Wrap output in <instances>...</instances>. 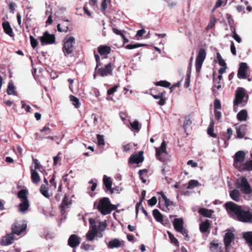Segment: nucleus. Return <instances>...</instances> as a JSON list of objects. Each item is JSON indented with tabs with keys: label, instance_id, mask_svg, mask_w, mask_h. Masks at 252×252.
I'll return each mask as SVG.
<instances>
[{
	"label": "nucleus",
	"instance_id": "obj_1",
	"mask_svg": "<svg viewBox=\"0 0 252 252\" xmlns=\"http://www.w3.org/2000/svg\"><path fill=\"white\" fill-rule=\"evenodd\" d=\"M118 206L119 204L117 206L112 204L108 198L103 197L99 200L96 208L102 215H106L116 209Z\"/></svg>",
	"mask_w": 252,
	"mask_h": 252
},
{
	"label": "nucleus",
	"instance_id": "obj_2",
	"mask_svg": "<svg viewBox=\"0 0 252 252\" xmlns=\"http://www.w3.org/2000/svg\"><path fill=\"white\" fill-rule=\"evenodd\" d=\"M75 38L72 36H66L63 41L62 51L65 57L73 54L75 49Z\"/></svg>",
	"mask_w": 252,
	"mask_h": 252
},
{
	"label": "nucleus",
	"instance_id": "obj_3",
	"mask_svg": "<svg viewBox=\"0 0 252 252\" xmlns=\"http://www.w3.org/2000/svg\"><path fill=\"white\" fill-rule=\"evenodd\" d=\"M249 96L246 95V90L243 88H238L235 92V99L234 101V106L241 105L244 106L247 103Z\"/></svg>",
	"mask_w": 252,
	"mask_h": 252
},
{
	"label": "nucleus",
	"instance_id": "obj_4",
	"mask_svg": "<svg viewBox=\"0 0 252 252\" xmlns=\"http://www.w3.org/2000/svg\"><path fill=\"white\" fill-rule=\"evenodd\" d=\"M226 211L230 217L237 219L242 209V207L232 202H228L225 204Z\"/></svg>",
	"mask_w": 252,
	"mask_h": 252
},
{
	"label": "nucleus",
	"instance_id": "obj_5",
	"mask_svg": "<svg viewBox=\"0 0 252 252\" xmlns=\"http://www.w3.org/2000/svg\"><path fill=\"white\" fill-rule=\"evenodd\" d=\"M236 187L245 194H250L252 192V189L245 177H241L238 178L236 183Z\"/></svg>",
	"mask_w": 252,
	"mask_h": 252
},
{
	"label": "nucleus",
	"instance_id": "obj_6",
	"mask_svg": "<svg viewBox=\"0 0 252 252\" xmlns=\"http://www.w3.org/2000/svg\"><path fill=\"white\" fill-rule=\"evenodd\" d=\"M167 155L166 143L163 141L160 147L156 148V157L159 160L164 162L166 160Z\"/></svg>",
	"mask_w": 252,
	"mask_h": 252
},
{
	"label": "nucleus",
	"instance_id": "obj_7",
	"mask_svg": "<svg viewBox=\"0 0 252 252\" xmlns=\"http://www.w3.org/2000/svg\"><path fill=\"white\" fill-rule=\"evenodd\" d=\"M246 154L243 151L236 152L234 157L233 166L239 171L241 170L245 159Z\"/></svg>",
	"mask_w": 252,
	"mask_h": 252
},
{
	"label": "nucleus",
	"instance_id": "obj_8",
	"mask_svg": "<svg viewBox=\"0 0 252 252\" xmlns=\"http://www.w3.org/2000/svg\"><path fill=\"white\" fill-rule=\"evenodd\" d=\"M183 224L184 220L182 218L175 219L173 222V226L175 230L181 233L185 237L188 238V231L184 227Z\"/></svg>",
	"mask_w": 252,
	"mask_h": 252
},
{
	"label": "nucleus",
	"instance_id": "obj_9",
	"mask_svg": "<svg viewBox=\"0 0 252 252\" xmlns=\"http://www.w3.org/2000/svg\"><path fill=\"white\" fill-rule=\"evenodd\" d=\"M206 52L204 49L199 50L195 60V68L197 72H199L202 64L206 57Z\"/></svg>",
	"mask_w": 252,
	"mask_h": 252
},
{
	"label": "nucleus",
	"instance_id": "obj_10",
	"mask_svg": "<svg viewBox=\"0 0 252 252\" xmlns=\"http://www.w3.org/2000/svg\"><path fill=\"white\" fill-rule=\"evenodd\" d=\"M40 40L42 45L44 46L54 43L56 41V38L54 34H50L48 32L46 31L44 32L43 35L40 37Z\"/></svg>",
	"mask_w": 252,
	"mask_h": 252
},
{
	"label": "nucleus",
	"instance_id": "obj_11",
	"mask_svg": "<svg viewBox=\"0 0 252 252\" xmlns=\"http://www.w3.org/2000/svg\"><path fill=\"white\" fill-rule=\"evenodd\" d=\"M239 221L245 222H250L252 221V211H245L241 209L237 218Z\"/></svg>",
	"mask_w": 252,
	"mask_h": 252
},
{
	"label": "nucleus",
	"instance_id": "obj_12",
	"mask_svg": "<svg viewBox=\"0 0 252 252\" xmlns=\"http://www.w3.org/2000/svg\"><path fill=\"white\" fill-rule=\"evenodd\" d=\"M249 66L246 63H241L238 71L237 77L239 79H246Z\"/></svg>",
	"mask_w": 252,
	"mask_h": 252
},
{
	"label": "nucleus",
	"instance_id": "obj_13",
	"mask_svg": "<svg viewBox=\"0 0 252 252\" xmlns=\"http://www.w3.org/2000/svg\"><path fill=\"white\" fill-rule=\"evenodd\" d=\"M81 243V238L75 234L70 236L68 240V245L71 248L75 249Z\"/></svg>",
	"mask_w": 252,
	"mask_h": 252
},
{
	"label": "nucleus",
	"instance_id": "obj_14",
	"mask_svg": "<svg viewBox=\"0 0 252 252\" xmlns=\"http://www.w3.org/2000/svg\"><path fill=\"white\" fill-rule=\"evenodd\" d=\"M143 152L140 151L138 154H134L130 157L128 162L130 163H139L144 160Z\"/></svg>",
	"mask_w": 252,
	"mask_h": 252
},
{
	"label": "nucleus",
	"instance_id": "obj_15",
	"mask_svg": "<svg viewBox=\"0 0 252 252\" xmlns=\"http://www.w3.org/2000/svg\"><path fill=\"white\" fill-rule=\"evenodd\" d=\"M124 246V242L119 239L115 238L110 241L107 244L109 249H113L114 248H119Z\"/></svg>",
	"mask_w": 252,
	"mask_h": 252
},
{
	"label": "nucleus",
	"instance_id": "obj_16",
	"mask_svg": "<svg viewBox=\"0 0 252 252\" xmlns=\"http://www.w3.org/2000/svg\"><path fill=\"white\" fill-rule=\"evenodd\" d=\"M111 64L109 63L106 64L103 67H101L98 69V72L102 76H107L112 74Z\"/></svg>",
	"mask_w": 252,
	"mask_h": 252
},
{
	"label": "nucleus",
	"instance_id": "obj_17",
	"mask_svg": "<svg viewBox=\"0 0 252 252\" xmlns=\"http://www.w3.org/2000/svg\"><path fill=\"white\" fill-rule=\"evenodd\" d=\"M234 239V234L229 231H227L224 237V243L226 249L229 246L230 244Z\"/></svg>",
	"mask_w": 252,
	"mask_h": 252
},
{
	"label": "nucleus",
	"instance_id": "obj_18",
	"mask_svg": "<svg viewBox=\"0 0 252 252\" xmlns=\"http://www.w3.org/2000/svg\"><path fill=\"white\" fill-rule=\"evenodd\" d=\"M103 182L105 188L107 189V190L110 191L111 193L114 192V189H112L111 188L112 181L110 177H107L106 175H104L103 176Z\"/></svg>",
	"mask_w": 252,
	"mask_h": 252
},
{
	"label": "nucleus",
	"instance_id": "obj_19",
	"mask_svg": "<svg viewBox=\"0 0 252 252\" xmlns=\"http://www.w3.org/2000/svg\"><path fill=\"white\" fill-rule=\"evenodd\" d=\"M247 126L246 125H242L236 127L237 138H242L244 137Z\"/></svg>",
	"mask_w": 252,
	"mask_h": 252
},
{
	"label": "nucleus",
	"instance_id": "obj_20",
	"mask_svg": "<svg viewBox=\"0 0 252 252\" xmlns=\"http://www.w3.org/2000/svg\"><path fill=\"white\" fill-rule=\"evenodd\" d=\"M33 163L34 164V168L31 167V170H32L33 171H36L37 172V170L42 172L44 176L47 175V173L46 172L45 169L43 168V167L38 162V160L34 158L33 159Z\"/></svg>",
	"mask_w": 252,
	"mask_h": 252
},
{
	"label": "nucleus",
	"instance_id": "obj_21",
	"mask_svg": "<svg viewBox=\"0 0 252 252\" xmlns=\"http://www.w3.org/2000/svg\"><path fill=\"white\" fill-rule=\"evenodd\" d=\"M14 234L11 233L6 235L2 240L1 244L4 246H8L12 244L14 242Z\"/></svg>",
	"mask_w": 252,
	"mask_h": 252
},
{
	"label": "nucleus",
	"instance_id": "obj_22",
	"mask_svg": "<svg viewBox=\"0 0 252 252\" xmlns=\"http://www.w3.org/2000/svg\"><path fill=\"white\" fill-rule=\"evenodd\" d=\"M26 227L27 226L25 224H23L22 225L15 224L12 228V233L19 235L26 230Z\"/></svg>",
	"mask_w": 252,
	"mask_h": 252
},
{
	"label": "nucleus",
	"instance_id": "obj_23",
	"mask_svg": "<svg viewBox=\"0 0 252 252\" xmlns=\"http://www.w3.org/2000/svg\"><path fill=\"white\" fill-rule=\"evenodd\" d=\"M229 195L231 198L235 201L239 202L241 199L240 192L236 189L230 190L229 191Z\"/></svg>",
	"mask_w": 252,
	"mask_h": 252
},
{
	"label": "nucleus",
	"instance_id": "obj_24",
	"mask_svg": "<svg viewBox=\"0 0 252 252\" xmlns=\"http://www.w3.org/2000/svg\"><path fill=\"white\" fill-rule=\"evenodd\" d=\"M31 179L34 184H38L40 182V177L36 171L31 170Z\"/></svg>",
	"mask_w": 252,
	"mask_h": 252
},
{
	"label": "nucleus",
	"instance_id": "obj_25",
	"mask_svg": "<svg viewBox=\"0 0 252 252\" xmlns=\"http://www.w3.org/2000/svg\"><path fill=\"white\" fill-rule=\"evenodd\" d=\"M111 48L106 45H101L98 48V52L101 55H107L110 53Z\"/></svg>",
	"mask_w": 252,
	"mask_h": 252
},
{
	"label": "nucleus",
	"instance_id": "obj_26",
	"mask_svg": "<svg viewBox=\"0 0 252 252\" xmlns=\"http://www.w3.org/2000/svg\"><path fill=\"white\" fill-rule=\"evenodd\" d=\"M2 27L4 32L10 36H12L13 32L12 29L10 25V24L7 21H5L2 23Z\"/></svg>",
	"mask_w": 252,
	"mask_h": 252
},
{
	"label": "nucleus",
	"instance_id": "obj_27",
	"mask_svg": "<svg viewBox=\"0 0 252 252\" xmlns=\"http://www.w3.org/2000/svg\"><path fill=\"white\" fill-rule=\"evenodd\" d=\"M237 118L240 121H246L248 118V113L246 110H241L237 115Z\"/></svg>",
	"mask_w": 252,
	"mask_h": 252
},
{
	"label": "nucleus",
	"instance_id": "obj_28",
	"mask_svg": "<svg viewBox=\"0 0 252 252\" xmlns=\"http://www.w3.org/2000/svg\"><path fill=\"white\" fill-rule=\"evenodd\" d=\"M97 234V231H93L90 229L86 235V237L87 240L92 241L94 240L95 236Z\"/></svg>",
	"mask_w": 252,
	"mask_h": 252
},
{
	"label": "nucleus",
	"instance_id": "obj_29",
	"mask_svg": "<svg viewBox=\"0 0 252 252\" xmlns=\"http://www.w3.org/2000/svg\"><path fill=\"white\" fill-rule=\"evenodd\" d=\"M198 212L201 215L204 217L210 218L211 217L213 212L211 210H208L205 208L200 209Z\"/></svg>",
	"mask_w": 252,
	"mask_h": 252
},
{
	"label": "nucleus",
	"instance_id": "obj_30",
	"mask_svg": "<svg viewBox=\"0 0 252 252\" xmlns=\"http://www.w3.org/2000/svg\"><path fill=\"white\" fill-rule=\"evenodd\" d=\"M18 197L21 201L28 200V191L25 189H22L18 192Z\"/></svg>",
	"mask_w": 252,
	"mask_h": 252
},
{
	"label": "nucleus",
	"instance_id": "obj_31",
	"mask_svg": "<svg viewBox=\"0 0 252 252\" xmlns=\"http://www.w3.org/2000/svg\"><path fill=\"white\" fill-rule=\"evenodd\" d=\"M252 171V160L244 163L240 171Z\"/></svg>",
	"mask_w": 252,
	"mask_h": 252
},
{
	"label": "nucleus",
	"instance_id": "obj_32",
	"mask_svg": "<svg viewBox=\"0 0 252 252\" xmlns=\"http://www.w3.org/2000/svg\"><path fill=\"white\" fill-rule=\"evenodd\" d=\"M210 249L212 252H220V246L219 243L215 242L210 243Z\"/></svg>",
	"mask_w": 252,
	"mask_h": 252
},
{
	"label": "nucleus",
	"instance_id": "obj_33",
	"mask_svg": "<svg viewBox=\"0 0 252 252\" xmlns=\"http://www.w3.org/2000/svg\"><path fill=\"white\" fill-rule=\"evenodd\" d=\"M153 215L157 221L161 222L162 221V215L158 209H154L153 211Z\"/></svg>",
	"mask_w": 252,
	"mask_h": 252
},
{
	"label": "nucleus",
	"instance_id": "obj_34",
	"mask_svg": "<svg viewBox=\"0 0 252 252\" xmlns=\"http://www.w3.org/2000/svg\"><path fill=\"white\" fill-rule=\"evenodd\" d=\"M29 203L28 200L22 201L19 204V210L21 212H25L29 207Z\"/></svg>",
	"mask_w": 252,
	"mask_h": 252
},
{
	"label": "nucleus",
	"instance_id": "obj_35",
	"mask_svg": "<svg viewBox=\"0 0 252 252\" xmlns=\"http://www.w3.org/2000/svg\"><path fill=\"white\" fill-rule=\"evenodd\" d=\"M7 93L9 95H17V93L15 91V86L12 82H9L8 84Z\"/></svg>",
	"mask_w": 252,
	"mask_h": 252
},
{
	"label": "nucleus",
	"instance_id": "obj_36",
	"mask_svg": "<svg viewBox=\"0 0 252 252\" xmlns=\"http://www.w3.org/2000/svg\"><path fill=\"white\" fill-rule=\"evenodd\" d=\"M243 235L248 243L250 245L252 246V231L245 232Z\"/></svg>",
	"mask_w": 252,
	"mask_h": 252
},
{
	"label": "nucleus",
	"instance_id": "obj_37",
	"mask_svg": "<svg viewBox=\"0 0 252 252\" xmlns=\"http://www.w3.org/2000/svg\"><path fill=\"white\" fill-rule=\"evenodd\" d=\"M48 188L46 187L44 185H42L40 188V193L46 198H49L50 197V195L48 192Z\"/></svg>",
	"mask_w": 252,
	"mask_h": 252
},
{
	"label": "nucleus",
	"instance_id": "obj_38",
	"mask_svg": "<svg viewBox=\"0 0 252 252\" xmlns=\"http://www.w3.org/2000/svg\"><path fill=\"white\" fill-rule=\"evenodd\" d=\"M130 125L132 129L136 132H138L141 128V125L138 123V121H134L133 122H130Z\"/></svg>",
	"mask_w": 252,
	"mask_h": 252
},
{
	"label": "nucleus",
	"instance_id": "obj_39",
	"mask_svg": "<svg viewBox=\"0 0 252 252\" xmlns=\"http://www.w3.org/2000/svg\"><path fill=\"white\" fill-rule=\"evenodd\" d=\"M210 224L208 221H205L200 224V230L201 232L204 233L207 231Z\"/></svg>",
	"mask_w": 252,
	"mask_h": 252
},
{
	"label": "nucleus",
	"instance_id": "obj_40",
	"mask_svg": "<svg viewBox=\"0 0 252 252\" xmlns=\"http://www.w3.org/2000/svg\"><path fill=\"white\" fill-rule=\"evenodd\" d=\"M68 199L66 196H65L63 199L61 204V213L63 214L65 213V209L67 207L68 203H67Z\"/></svg>",
	"mask_w": 252,
	"mask_h": 252
},
{
	"label": "nucleus",
	"instance_id": "obj_41",
	"mask_svg": "<svg viewBox=\"0 0 252 252\" xmlns=\"http://www.w3.org/2000/svg\"><path fill=\"white\" fill-rule=\"evenodd\" d=\"M159 194L161 195L163 200H164L165 205L166 207H168L173 204V202L166 197L163 192H159Z\"/></svg>",
	"mask_w": 252,
	"mask_h": 252
},
{
	"label": "nucleus",
	"instance_id": "obj_42",
	"mask_svg": "<svg viewBox=\"0 0 252 252\" xmlns=\"http://www.w3.org/2000/svg\"><path fill=\"white\" fill-rule=\"evenodd\" d=\"M169 238L171 242L174 244L175 246H179V242L178 240L174 237V236L169 231H167Z\"/></svg>",
	"mask_w": 252,
	"mask_h": 252
},
{
	"label": "nucleus",
	"instance_id": "obj_43",
	"mask_svg": "<svg viewBox=\"0 0 252 252\" xmlns=\"http://www.w3.org/2000/svg\"><path fill=\"white\" fill-rule=\"evenodd\" d=\"M199 185V182L195 180H191L189 181V184L188 186V189H193L197 186H198Z\"/></svg>",
	"mask_w": 252,
	"mask_h": 252
},
{
	"label": "nucleus",
	"instance_id": "obj_44",
	"mask_svg": "<svg viewBox=\"0 0 252 252\" xmlns=\"http://www.w3.org/2000/svg\"><path fill=\"white\" fill-rule=\"evenodd\" d=\"M89 223L91 226L90 229L93 230V231H97V228L96 225L95 224V221L94 219L93 218H90L89 219Z\"/></svg>",
	"mask_w": 252,
	"mask_h": 252
},
{
	"label": "nucleus",
	"instance_id": "obj_45",
	"mask_svg": "<svg viewBox=\"0 0 252 252\" xmlns=\"http://www.w3.org/2000/svg\"><path fill=\"white\" fill-rule=\"evenodd\" d=\"M70 100L76 108H78L80 107V103L79 102V99L77 97L71 95L70 96Z\"/></svg>",
	"mask_w": 252,
	"mask_h": 252
},
{
	"label": "nucleus",
	"instance_id": "obj_46",
	"mask_svg": "<svg viewBox=\"0 0 252 252\" xmlns=\"http://www.w3.org/2000/svg\"><path fill=\"white\" fill-rule=\"evenodd\" d=\"M156 85L158 86L168 88L170 86V83L166 81H160L157 82Z\"/></svg>",
	"mask_w": 252,
	"mask_h": 252
},
{
	"label": "nucleus",
	"instance_id": "obj_47",
	"mask_svg": "<svg viewBox=\"0 0 252 252\" xmlns=\"http://www.w3.org/2000/svg\"><path fill=\"white\" fill-rule=\"evenodd\" d=\"M191 121L189 117H186L185 118L184 123L183 125V128L185 129V130H186V129L189 127V126L191 125Z\"/></svg>",
	"mask_w": 252,
	"mask_h": 252
},
{
	"label": "nucleus",
	"instance_id": "obj_48",
	"mask_svg": "<svg viewBox=\"0 0 252 252\" xmlns=\"http://www.w3.org/2000/svg\"><path fill=\"white\" fill-rule=\"evenodd\" d=\"M97 139L98 146H101L105 145L104 137L103 135L99 134L97 135Z\"/></svg>",
	"mask_w": 252,
	"mask_h": 252
},
{
	"label": "nucleus",
	"instance_id": "obj_49",
	"mask_svg": "<svg viewBox=\"0 0 252 252\" xmlns=\"http://www.w3.org/2000/svg\"><path fill=\"white\" fill-rule=\"evenodd\" d=\"M110 2V0H102L101 4V10L104 13L107 7L108 3Z\"/></svg>",
	"mask_w": 252,
	"mask_h": 252
},
{
	"label": "nucleus",
	"instance_id": "obj_50",
	"mask_svg": "<svg viewBox=\"0 0 252 252\" xmlns=\"http://www.w3.org/2000/svg\"><path fill=\"white\" fill-rule=\"evenodd\" d=\"M217 58L218 60V63L220 65L222 66L226 65V63L224 60L221 58V55L219 53H217Z\"/></svg>",
	"mask_w": 252,
	"mask_h": 252
},
{
	"label": "nucleus",
	"instance_id": "obj_51",
	"mask_svg": "<svg viewBox=\"0 0 252 252\" xmlns=\"http://www.w3.org/2000/svg\"><path fill=\"white\" fill-rule=\"evenodd\" d=\"M232 36L237 42L240 43L241 42V37L237 34L235 30L232 32Z\"/></svg>",
	"mask_w": 252,
	"mask_h": 252
},
{
	"label": "nucleus",
	"instance_id": "obj_52",
	"mask_svg": "<svg viewBox=\"0 0 252 252\" xmlns=\"http://www.w3.org/2000/svg\"><path fill=\"white\" fill-rule=\"evenodd\" d=\"M31 46L33 48H35L38 44L37 41L32 36H30Z\"/></svg>",
	"mask_w": 252,
	"mask_h": 252
},
{
	"label": "nucleus",
	"instance_id": "obj_53",
	"mask_svg": "<svg viewBox=\"0 0 252 252\" xmlns=\"http://www.w3.org/2000/svg\"><path fill=\"white\" fill-rule=\"evenodd\" d=\"M215 23H216V19H215V18L212 19L210 20L208 26L206 27V30H209L212 29L215 26Z\"/></svg>",
	"mask_w": 252,
	"mask_h": 252
},
{
	"label": "nucleus",
	"instance_id": "obj_54",
	"mask_svg": "<svg viewBox=\"0 0 252 252\" xmlns=\"http://www.w3.org/2000/svg\"><path fill=\"white\" fill-rule=\"evenodd\" d=\"M148 202L149 205L153 206L156 205L157 202V198L155 196H153L150 199L148 200Z\"/></svg>",
	"mask_w": 252,
	"mask_h": 252
},
{
	"label": "nucleus",
	"instance_id": "obj_55",
	"mask_svg": "<svg viewBox=\"0 0 252 252\" xmlns=\"http://www.w3.org/2000/svg\"><path fill=\"white\" fill-rule=\"evenodd\" d=\"M215 110H220L221 109V104L219 100L216 99L214 103Z\"/></svg>",
	"mask_w": 252,
	"mask_h": 252
},
{
	"label": "nucleus",
	"instance_id": "obj_56",
	"mask_svg": "<svg viewBox=\"0 0 252 252\" xmlns=\"http://www.w3.org/2000/svg\"><path fill=\"white\" fill-rule=\"evenodd\" d=\"M118 87H119V85H115L114 87H112L111 88L109 89L107 91V94L108 95L112 94L113 93H114L116 91L117 89L118 88Z\"/></svg>",
	"mask_w": 252,
	"mask_h": 252
},
{
	"label": "nucleus",
	"instance_id": "obj_57",
	"mask_svg": "<svg viewBox=\"0 0 252 252\" xmlns=\"http://www.w3.org/2000/svg\"><path fill=\"white\" fill-rule=\"evenodd\" d=\"M145 32L146 31L144 29H141L138 31L136 34V39H138V37H141Z\"/></svg>",
	"mask_w": 252,
	"mask_h": 252
},
{
	"label": "nucleus",
	"instance_id": "obj_58",
	"mask_svg": "<svg viewBox=\"0 0 252 252\" xmlns=\"http://www.w3.org/2000/svg\"><path fill=\"white\" fill-rule=\"evenodd\" d=\"M106 225L104 222H99L98 225V229L99 231H103L106 228Z\"/></svg>",
	"mask_w": 252,
	"mask_h": 252
},
{
	"label": "nucleus",
	"instance_id": "obj_59",
	"mask_svg": "<svg viewBox=\"0 0 252 252\" xmlns=\"http://www.w3.org/2000/svg\"><path fill=\"white\" fill-rule=\"evenodd\" d=\"M214 128L208 127L207 129V133L209 135L212 137H216V135L213 133Z\"/></svg>",
	"mask_w": 252,
	"mask_h": 252
},
{
	"label": "nucleus",
	"instance_id": "obj_60",
	"mask_svg": "<svg viewBox=\"0 0 252 252\" xmlns=\"http://www.w3.org/2000/svg\"><path fill=\"white\" fill-rule=\"evenodd\" d=\"M230 50H231V53L233 55H236V48H235V47L234 45V43L233 41H232L231 42Z\"/></svg>",
	"mask_w": 252,
	"mask_h": 252
},
{
	"label": "nucleus",
	"instance_id": "obj_61",
	"mask_svg": "<svg viewBox=\"0 0 252 252\" xmlns=\"http://www.w3.org/2000/svg\"><path fill=\"white\" fill-rule=\"evenodd\" d=\"M89 4L94 8H97V0H90L89 1Z\"/></svg>",
	"mask_w": 252,
	"mask_h": 252
},
{
	"label": "nucleus",
	"instance_id": "obj_62",
	"mask_svg": "<svg viewBox=\"0 0 252 252\" xmlns=\"http://www.w3.org/2000/svg\"><path fill=\"white\" fill-rule=\"evenodd\" d=\"M214 111L215 117L218 120H219L221 118V112L219 111V110H215Z\"/></svg>",
	"mask_w": 252,
	"mask_h": 252
},
{
	"label": "nucleus",
	"instance_id": "obj_63",
	"mask_svg": "<svg viewBox=\"0 0 252 252\" xmlns=\"http://www.w3.org/2000/svg\"><path fill=\"white\" fill-rule=\"evenodd\" d=\"M89 184H92V186L91 188V189L92 191H94L96 188V186H97V184L96 182H94V180H91L89 182Z\"/></svg>",
	"mask_w": 252,
	"mask_h": 252
},
{
	"label": "nucleus",
	"instance_id": "obj_64",
	"mask_svg": "<svg viewBox=\"0 0 252 252\" xmlns=\"http://www.w3.org/2000/svg\"><path fill=\"white\" fill-rule=\"evenodd\" d=\"M90 245L83 243L81 245V248L83 249L85 251L89 250L90 248Z\"/></svg>",
	"mask_w": 252,
	"mask_h": 252
}]
</instances>
